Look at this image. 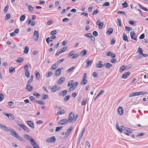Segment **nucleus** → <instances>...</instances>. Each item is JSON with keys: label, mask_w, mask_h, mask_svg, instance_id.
I'll list each match as a JSON object with an SVG mask.
<instances>
[{"label": "nucleus", "mask_w": 148, "mask_h": 148, "mask_svg": "<svg viewBox=\"0 0 148 148\" xmlns=\"http://www.w3.org/2000/svg\"><path fill=\"white\" fill-rule=\"evenodd\" d=\"M24 137L26 139L28 140L29 141L30 140V139H32L33 138L32 137L27 134L25 135L24 136Z\"/></svg>", "instance_id": "obj_16"}, {"label": "nucleus", "mask_w": 148, "mask_h": 148, "mask_svg": "<svg viewBox=\"0 0 148 148\" xmlns=\"http://www.w3.org/2000/svg\"><path fill=\"white\" fill-rule=\"evenodd\" d=\"M68 121L66 119H62L59 121V123L61 125H63L67 123Z\"/></svg>", "instance_id": "obj_11"}, {"label": "nucleus", "mask_w": 148, "mask_h": 148, "mask_svg": "<svg viewBox=\"0 0 148 148\" xmlns=\"http://www.w3.org/2000/svg\"><path fill=\"white\" fill-rule=\"evenodd\" d=\"M74 114L73 112H71L69 116L68 121H69L70 122H71L72 120H74Z\"/></svg>", "instance_id": "obj_5"}, {"label": "nucleus", "mask_w": 148, "mask_h": 148, "mask_svg": "<svg viewBox=\"0 0 148 148\" xmlns=\"http://www.w3.org/2000/svg\"><path fill=\"white\" fill-rule=\"evenodd\" d=\"M117 20L118 22V23H119V25L120 26H121V20L119 18H117Z\"/></svg>", "instance_id": "obj_62"}, {"label": "nucleus", "mask_w": 148, "mask_h": 148, "mask_svg": "<svg viewBox=\"0 0 148 148\" xmlns=\"http://www.w3.org/2000/svg\"><path fill=\"white\" fill-rule=\"evenodd\" d=\"M29 99L31 101H34L36 100L35 98L33 96H30Z\"/></svg>", "instance_id": "obj_50"}, {"label": "nucleus", "mask_w": 148, "mask_h": 148, "mask_svg": "<svg viewBox=\"0 0 148 148\" xmlns=\"http://www.w3.org/2000/svg\"><path fill=\"white\" fill-rule=\"evenodd\" d=\"M14 104V103L12 101L9 102L8 103V105L10 106H12Z\"/></svg>", "instance_id": "obj_60"}, {"label": "nucleus", "mask_w": 148, "mask_h": 148, "mask_svg": "<svg viewBox=\"0 0 148 148\" xmlns=\"http://www.w3.org/2000/svg\"><path fill=\"white\" fill-rule=\"evenodd\" d=\"M27 123L30 127L33 128H34V124L32 121H27Z\"/></svg>", "instance_id": "obj_13"}, {"label": "nucleus", "mask_w": 148, "mask_h": 148, "mask_svg": "<svg viewBox=\"0 0 148 148\" xmlns=\"http://www.w3.org/2000/svg\"><path fill=\"white\" fill-rule=\"evenodd\" d=\"M65 112V110H60L57 112V115H60L62 114Z\"/></svg>", "instance_id": "obj_25"}, {"label": "nucleus", "mask_w": 148, "mask_h": 148, "mask_svg": "<svg viewBox=\"0 0 148 148\" xmlns=\"http://www.w3.org/2000/svg\"><path fill=\"white\" fill-rule=\"evenodd\" d=\"M126 31L127 32V33H129L130 32L132 29V28L131 27H130L127 26H126L125 27Z\"/></svg>", "instance_id": "obj_23"}, {"label": "nucleus", "mask_w": 148, "mask_h": 148, "mask_svg": "<svg viewBox=\"0 0 148 148\" xmlns=\"http://www.w3.org/2000/svg\"><path fill=\"white\" fill-rule=\"evenodd\" d=\"M74 82V81L73 80H71L70 81L68 84V86H72L73 85V83Z\"/></svg>", "instance_id": "obj_44"}, {"label": "nucleus", "mask_w": 148, "mask_h": 148, "mask_svg": "<svg viewBox=\"0 0 148 148\" xmlns=\"http://www.w3.org/2000/svg\"><path fill=\"white\" fill-rule=\"evenodd\" d=\"M122 6L123 8H126L127 7V4L126 1L122 4Z\"/></svg>", "instance_id": "obj_51"}, {"label": "nucleus", "mask_w": 148, "mask_h": 148, "mask_svg": "<svg viewBox=\"0 0 148 148\" xmlns=\"http://www.w3.org/2000/svg\"><path fill=\"white\" fill-rule=\"evenodd\" d=\"M9 70L10 73H12L15 71V69L12 66L10 67V68Z\"/></svg>", "instance_id": "obj_41"}, {"label": "nucleus", "mask_w": 148, "mask_h": 148, "mask_svg": "<svg viewBox=\"0 0 148 148\" xmlns=\"http://www.w3.org/2000/svg\"><path fill=\"white\" fill-rule=\"evenodd\" d=\"M73 129V127L72 126L70 127L67 130L66 133H65V135L64 136V137L66 138L69 134Z\"/></svg>", "instance_id": "obj_6"}, {"label": "nucleus", "mask_w": 148, "mask_h": 148, "mask_svg": "<svg viewBox=\"0 0 148 148\" xmlns=\"http://www.w3.org/2000/svg\"><path fill=\"white\" fill-rule=\"evenodd\" d=\"M57 30H54L51 31L50 33V34L52 35H54L56 34L57 33Z\"/></svg>", "instance_id": "obj_48"}, {"label": "nucleus", "mask_w": 148, "mask_h": 148, "mask_svg": "<svg viewBox=\"0 0 148 148\" xmlns=\"http://www.w3.org/2000/svg\"><path fill=\"white\" fill-rule=\"evenodd\" d=\"M118 111L119 114L122 115L123 114V109L121 107H119L118 109Z\"/></svg>", "instance_id": "obj_10"}, {"label": "nucleus", "mask_w": 148, "mask_h": 148, "mask_svg": "<svg viewBox=\"0 0 148 148\" xmlns=\"http://www.w3.org/2000/svg\"><path fill=\"white\" fill-rule=\"evenodd\" d=\"M139 7L140 8H141L142 9L146 11V9H147L146 8L143 6L142 5L140 4H139Z\"/></svg>", "instance_id": "obj_56"}, {"label": "nucleus", "mask_w": 148, "mask_h": 148, "mask_svg": "<svg viewBox=\"0 0 148 148\" xmlns=\"http://www.w3.org/2000/svg\"><path fill=\"white\" fill-rule=\"evenodd\" d=\"M0 126L1 127V128L3 130H5L7 131H8L9 130L8 128L6 127V126L4 125H1V124H0Z\"/></svg>", "instance_id": "obj_24"}, {"label": "nucleus", "mask_w": 148, "mask_h": 148, "mask_svg": "<svg viewBox=\"0 0 148 148\" xmlns=\"http://www.w3.org/2000/svg\"><path fill=\"white\" fill-rule=\"evenodd\" d=\"M67 92V90H64L60 92L59 94V95L63 97L66 94Z\"/></svg>", "instance_id": "obj_9"}, {"label": "nucleus", "mask_w": 148, "mask_h": 148, "mask_svg": "<svg viewBox=\"0 0 148 148\" xmlns=\"http://www.w3.org/2000/svg\"><path fill=\"white\" fill-rule=\"evenodd\" d=\"M25 75L27 78H28L30 75V73L29 70H27L25 72Z\"/></svg>", "instance_id": "obj_20"}, {"label": "nucleus", "mask_w": 148, "mask_h": 148, "mask_svg": "<svg viewBox=\"0 0 148 148\" xmlns=\"http://www.w3.org/2000/svg\"><path fill=\"white\" fill-rule=\"evenodd\" d=\"M9 118H8L10 119L13 120L14 119V116L12 114H10V115H9Z\"/></svg>", "instance_id": "obj_39"}, {"label": "nucleus", "mask_w": 148, "mask_h": 148, "mask_svg": "<svg viewBox=\"0 0 148 148\" xmlns=\"http://www.w3.org/2000/svg\"><path fill=\"white\" fill-rule=\"evenodd\" d=\"M85 128H83L82 129V132H81V133L79 134L77 142V145H79L81 140L83 136V134L84 132H85Z\"/></svg>", "instance_id": "obj_2"}, {"label": "nucleus", "mask_w": 148, "mask_h": 148, "mask_svg": "<svg viewBox=\"0 0 148 148\" xmlns=\"http://www.w3.org/2000/svg\"><path fill=\"white\" fill-rule=\"evenodd\" d=\"M104 66L103 64L101 63H99L96 64V66L98 68L102 67Z\"/></svg>", "instance_id": "obj_35"}, {"label": "nucleus", "mask_w": 148, "mask_h": 148, "mask_svg": "<svg viewBox=\"0 0 148 148\" xmlns=\"http://www.w3.org/2000/svg\"><path fill=\"white\" fill-rule=\"evenodd\" d=\"M42 97L43 99H45L48 98V96L46 95L42 94Z\"/></svg>", "instance_id": "obj_36"}, {"label": "nucleus", "mask_w": 148, "mask_h": 148, "mask_svg": "<svg viewBox=\"0 0 148 148\" xmlns=\"http://www.w3.org/2000/svg\"><path fill=\"white\" fill-rule=\"evenodd\" d=\"M56 140V139L54 136H53L49 138H48L46 139V141L49 143H51L55 141Z\"/></svg>", "instance_id": "obj_7"}, {"label": "nucleus", "mask_w": 148, "mask_h": 148, "mask_svg": "<svg viewBox=\"0 0 148 148\" xmlns=\"http://www.w3.org/2000/svg\"><path fill=\"white\" fill-rule=\"evenodd\" d=\"M61 69L59 68L56 71L55 75L56 76L59 75L61 73Z\"/></svg>", "instance_id": "obj_14"}, {"label": "nucleus", "mask_w": 148, "mask_h": 148, "mask_svg": "<svg viewBox=\"0 0 148 148\" xmlns=\"http://www.w3.org/2000/svg\"><path fill=\"white\" fill-rule=\"evenodd\" d=\"M24 60L22 58H19L16 60V62L17 63H20L23 62Z\"/></svg>", "instance_id": "obj_26"}, {"label": "nucleus", "mask_w": 148, "mask_h": 148, "mask_svg": "<svg viewBox=\"0 0 148 148\" xmlns=\"http://www.w3.org/2000/svg\"><path fill=\"white\" fill-rule=\"evenodd\" d=\"M66 49L67 47H64L62 48V49H61L60 51L62 53V52H64L65 51H66Z\"/></svg>", "instance_id": "obj_52"}, {"label": "nucleus", "mask_w": 148, "mask_h": 148, "mask_svg": "<svg viewBox=\"0 0 148 148\" xmlns=\"http://www.w3.org/2000/svg\"><path fill=\"white\" fill-rule=\"evenodd\" d=\"M39 37V34L38 31L35 30L33 34V38L36 41H37Z\"/></svg>", "instance_id": "obj_3"}, {"label": "nucleus", "mask_w": 148, "mask_h": 148, "mask_svg": "<svg viewBox=\"0 0 148 148\" xmlns=\"http://www.w3.org/2000/svg\"><path fill=\"white\" fill-rule=\"evenodd\" d=\"M104 65L106 68H109L112 67V65L109 63H106L104 64Z\"/></svg>", "instance_id": "obj_17"}, {"label": "nucleus", "mask_w": 148, "mask_h": 148, "mask_svg": "<svg viewBox=\"0 0 148 148\" xmlns=\"http://www.w3.org/2000/svg\"><path fill=\"white\" fill-rule=\"evenodd\" d=\"M91 34L90 33H88L85 34L84 35L85 36L90 38L91 36Z\"/></svg>", "instance_id": "obj_49"}, {"label": "nucleus", "mask_w": 148, "mask_h": 148, "mask_svg": "<svg viewBox=\"0 0 148 148\" xmlns=\"http://www.w3.org/2000/svg\"><path fill=\"white\" fill-rule=\"evenodd\" d=\"M25 15H23L21 16L20 18V20L21 21H23L25 20Z\"/></svg>", "instance_id": "obj_40"}, {"label": "nucleus", "mask_w": 148, "mask_h": 148, "mask_svg": "<svg viewBox=\"0 0 148 148\" xmlns=\"http://www.w3.org/2000/svg\"><path fill=\"white\" fill-rule=\"evenodd\" d=\"M126 68V66L125 65H123L121 67L119 71L120 72H122L125 69V68Z\"/></svg>", "instance_id": "obj_22"}, {"label": "nucleus", "mask_w": 148, "mask_h": 148, "mask_svg": "<svg viewBox=\"0 0 148 148\" xmlns=\"http://www.w3.org/2000/svg\"><path fill=\"white\" fill-rule=\"evenodd\" d=\"M58 65V64H54L51 67L52 69L53 70L55 69L57 67V66Z\"/></svg>", "instance_id": "obj_38"}, {"label": "nucleus", "mask_w": 148, "mask_h": 148, "mask_svg": "<svg viewBox=\"0 0 148 148\" xmlns=\"http://www.w3.org/2000/svg\"><path fill=\"white\" fill-rule=\"evenodd\" d=\"M63 128L62 126H60L58 127H57L56 129V131L58 132L61 129Z\"/></svg>", "instance_id": "obj_43"}, {"label": "nucleus", "mask_w": 148, "mask_h": 148, "mask_svg": "<svg viewBox=\"0 0 148 148\" xmlns=\"http://www.w3.org/2000/svg\"><path fill=\"white\" fill-rule=\"evenodd\" d=\"M130 34L131 38L136 41L137 36L135 34V32L133 31H132L130 33Z\"/></svg>", "instance_id": "obj_4"}, {"label": "nucleus", "mask_w": 148, "mask_h": 148, "mask_svg": "<svg viewBox=\"0 0 148 148\" xmlns=\"http://www.w3.org/2000/svg\"><path fill=\"white\" fill-rule=\"evenodd\" d=\"M139 7L140 8H141L142 9L146 11V9H147L146 8L143 6L142 5L140 4H139Z\"/></svg>", "instance_id": "obj_55"}, {"label": "nucleus", "mask_w": 148, "mask_h": 148, "mask_svg": "<svg viewBox=\"0 0 148 148\" xmlns=\"http://www.w3.org/2000/svg\"><path fill=\"white\" fill-rule=\"evenodd\" d=\"M24 128L23 129L26 132H29V130L28 129L27 127L25 125L23 126Z\"/></svg>", "instance_id": "obj_64"}, {"label": "nucleus", "mask_w": 148, "mask_h": 148, "mask_svg": "<svg viewBox=\"0 0 148 148\" xmlns=\"http://www.w3.org/2000/svg\"><path fill=\"white\" fill-rule=\"evenodd\" d=\"M36 76L37 78L39 79H40V74L38 72H37L36 74Z\"/></svg>", "instance_id": "obj_42"}, {"label": "nucleus", "mask_w": 148, "mask_h": 148, "mask_svg": "<svg viewBox=\"0 0 148 148\" xmlns=\"http://www.w3.org/2000/svg\"><path fill=\"white\" fill-rule=\"evenodd\" d=\"M29 49V47L28 46H26L24 48V53H28Z\"/></svg>", "instance_id": "obj_21"}, {"label": "nucleus", "mask_w": 148, "mask_h": 148, "mask_svg": "<svg viewBox=\"0 0 148 148\" xmlns=\"http://www.w3.org/2000/svg\"><path fill=\"white\" fill-rule=\"evenodd\" d=\"M28 8L29 10L30 11L32 12L33 10V9L31 5H29L28 6Z\"/></svg>", "instance_id": "obj_58"}, {"label": "nucleus", "mask_w": 148, "mask_h": 148, "mask_svg": "<svg viewBox=\"0 0 148 148\" xmlns=\"http://www.w3.org/2000/svg\"><path fill=\"white\" fill-rule=\"evenodd\" d=\"M87 64L86 66V67H88L89 66L91 65L92 63V61H89L88 60H87L86 61Z\"/></svg>", "instance_id": "obj_19"}, {"label": "nucleus", "mask_w": 148, "mask_h": 148, "mask_svg": "<svg viewBox=\"0 0 148 148\" xmlns=\"http://www.w3.org/2000/svg\"><path fill=\"white\" fill-rule=\"evenodd\" d=\"M137 95L138 96L144 95L146 93V92L145 91H141L139 92H137Z\"/></svg>", "instance_id": "obj_31"}, {"label": "nucleus", "mask_w": 148, "mask_h": 148, "mask_svg": "<svg viewBox=\"0 0 148 148\" xmlns=\"http://www.w3.org/2000/svg\"><path fill=\"white\" fill-rule=\"evenodd\" d=\"M87 52V50H84L82 51L81 52V54H82V56H83L85 55Z\"/></svg>", "instance_id": "obj_46"}, {"label": "nucleus", "mask_w": 148, "mask_h": 148, "mask_svg": "<svg viewBox=\"0 0 148 148\" xmlns=\"http://www.w3.org/2000/svg\"><path fill=\"white\" fill-rule=\"evenodd\" d=\"M137 52L139 53V54L140 55L141 54L142 55V54H143V50L142 48L140 47H139L138 48Z\"/></svg>", "instance_id": "obj_28"}, {"label": "nucleus", "mask_w": 148, "mask_h": 148, "mask_svg": "<svg viewBox=\"0 0 148 148\" xmlns=\"http://www.w3.org/2000/svg\"><path fill=\"white\" fill-rule=\"evenodd\" d=\"M130 74V73L129 72H127L123 74L121 77V78L126 79Z\"/></svg>", "instance_id": "obj_8"}, {"label": "nucleus", "mask_w": 148, "mask_h": 148, "mask_svg": "<svg viewBox=\"0 0 148 148\" xmlns=\"http://www.w3.org/2000/svg\"><path fill=\"white\" fill-rule=\"evenodd\" d=\"M116 127L117 130L119 131L120 132L122 133V129H121V128L119 127L118 123L116 124Z\"/></svg>", "instance_id": "obj_30"}, {"label": "nucleus", "mask_w": 148, "mask_h": 148, "mask_svg": "<svg viewBox=\"0 0 148 148\" xmlns=\"http://www.w3.org/2000/svg\"><path fill=\"white\" fill-rule=\"evenodd\" d=\"M70 97V95L66 96L64 98V100L65 101H68Z\"/></svg>", "instance_id": "obj_45"}, {"label": "nucleus", "mask_w": 148, "mask_h": 148, "mask_svg": "<svg viewBox=\"0 0 148 148\" xmlns=\"http://www.w3.org/2000/svg\"><path fill=\"white\" fill-rule=\"evenodd\" d=\"M123 40L126 41L128 42V40L127 39V36L126 34L124 33L123 35Z\"/></svg>", "instance_id": "obj_18"}, {"label": "nucleus", "mask_w": 148, "mask_h": 148, "mask_svg": "<svg viewBox=\"0 0 148 148\" xmlns=\"http://www.w3.org/2000/svg\"><path fill=\"white\" fill-rule=\"evenodd\" d=\"M75 68V67H74L72 66L71 68L67 70V71L68 72H70L72 71Z\"/></svg>", "instance_id": "obj_59"}, {"label": "nucleus", "mask_w": 148, "mask_h": 148, "mask_svg": "<svg viewBox=\"0 0 148 148\" xmlns=\"http://www.w3.org/2000/svg\"><path fill=\"white\" fill-rule=\"evenodd\" d=\"M103 25V22H101L99 25V27L100 29H101Z\"/></svg>", "instance_id": "obj_53"}, {"label": "nucleus", "mask_w": 148, "mask_h": 148, "mask_svg": "<svg viewBox=\"0 0 148 148\" xmlns=\"http://www.w3.org/2000/svg\"><path fill=\"white\" fill-rule=\"evenodd\" d=\"M138 96L137 92H133L131 93L129 95V97H131L134 96Z\"/></svg>", "instance_id": "obj_27"}, {"label": "nucleus", "mask_w": 148, "mask_h": 148, "mask_svg": "<svg viewBox=\"0 0 148 148\" xmlns=\"http://www.w3.org/2000/svg\"><path fill=\"white\" fill-rule=\"evenodd\" d=\"M34 75H31L30 79L28 80L26 88V90L27 91H31L33 89V87L30 86L31 83L33 81Z\"/></svg>", "instance_id": "obj_1"}, {"label": "nucleus", "mask_w": 148, "mask_h": 148, "mask_svg": "<svg viewBox=\"0 0 148 148\" xmlns=\"http://www.w3.org/2000/svg\"><path fill=\"white\" fill-rule=\"evenodd\" d=\"M57 87L53 86L51 89V90L52 91V92H55L56 90H57Z\"/></svg>", "instance_id": "obj_37"}, {"label": "nucleus", "mask_w": 148, "mask_h": 148, "mask_svg": "<svg viewBox=\"0 0 148 148\" xmlns=\"http://www.w3.org/2000/svg\"><path fill=\"white\" fill-rule=\"evenodd\" d=\"M33 95L34 96H36L38 97H40V94H39V93H38L36 92H34L33 93Z\"/></svg>", "instance_id": "obj_54"}, {"label": "nucleus", "mask_w": 148, "mask_h": 148, "mask_svg": "<svg viewBox=\"0 0 148 148\" xmlns=\"http://www.w3.org/2000/svg\"><path fill=\"white\" fill-rule=\"evenodd\" d=\"M4 98V96L2 93H0V101H2Z\"/></svg>", "instance_id": "obj_33"}, {"label": "nucleus", "mask_w": 148, "mask_h": 148, "mask_svg": "<svg viewBox=\"0 0 148 148\" xmlns=\"http://www.w3.org/2000/svg\"><path fill=\"white\" fill-rule=\"evenodd\" d=\"M30 141L31 142V144L32 145H33L34 144L36 143L35 142L34 140L33 139V138L32 139H30Z\"/></svg>", "instance_id": "obj_47"}, {"label": "nucleus", "mask_w": 148, "mask_h": 148, "mask_svg": "<svg viewBox=\"0 0 148 148\" xmlns=\"http://www.w3.org/2000/svg\"><path fill=\"white\" fill-rule=\"evenodd\" d=\"M86 103V100L84 99L82 102V106L85 105Z\"/></svg>", "instance_id": "obj_61"}, {"label": "nucleus", "mask_w": 148, "mask_h": 148, "mask_svg": "<svg viewBox=\"0 0 148 148\" xmlns=\"http://www.w3.org/2000/svg\"><path fill=\"white\" fill-rule=\"evenodd\" d=\"M78 84V82H75L74 83H73V85L72 86V87H73V89H72V90L74 89L77 86Z\"/></svg>", "instance_id": "obj_29"}, {"label": "nucleus", "mask_w": 148, "mask_h": 148, "mask_svg": "<svg viewBox=\"0 0 148 148\" xmlns=\"http://www.w3.org/2000/svg\"><path fill=\"white\" fill-rule=\"evenodd\" d=\"M113 31V29L112 28H110L107 31V33L109 35L111 34Z\"/></svg>", "instance_id": "obj_34"}, {"label": "nucleus", "mask_w": 148, "mask_h": 148, "mask_svg": "<svg viewBox=\"0 0 148 148\" xmlns=\"http://www.w3.org/2000/svg\"><path fill=\"white\" fill-rule=\"evenodd\" d=\"M13 135H12L13 136L16 137L18 139L21 140L22 138L15 131L14 133H13Z\"/></svg>", "instance_id": "obj_12"}, {"label": "nucleus", "mask_w": 148, "mask_h": 148, "mask_svg": "<svg viewBox=\"0 0 148 148\" xmlns=\"http://www.w3.org/2000/svg\"><path fill=\"white\" fill-rule=\"evenodd\" d=\"M36 102L41 105H44L45 104V102L41 100H36Z\"/></svg>", "instance_id": "obj_32"}, {"label": "nucleus", "mask_w": 148, "mask_h": 148, "mask_svg": "<svg viewBox=\"0 0 148 148\" xmlns=\"http://www.w3.org/2000/svg\"><path fill=\"white\" fill-rule=\"evenodd\" d=\"M10 14H6V15L5 16V19L8 20V19H9L10 17Z\"/></svg>", "instance_id": "obj_57"}, {"label": "nucleus", "mask_w": 148, "mask_h": 148, "mask_svg": "<svg viewBox=\"0 0 148 148\" xmlns=\"http://www.w3.org/2000/svg\"><path fill=\"white\" fill-rule=\"evenodd\" d=\"M92 34L95 36H97L98 35V32L96 31H94L92 33Z\"/></svg>", "instance_id": "obj_63"}, {"label": "nucleus", "mask_w": 148, "mask_h": 148, "mask_svg": "<svg viewBox=\"0 0 148 148\" xmlns=\"http://www.w3.org/2000/svg\"><path fill=\"white\" fill-rule=\"evenodd\" d=\"M65 80V78L62 77H61L58 81V84H62L64 81Z\"/></svg>", "instance_id": "obj_15"}]
</instances>
